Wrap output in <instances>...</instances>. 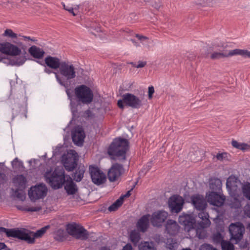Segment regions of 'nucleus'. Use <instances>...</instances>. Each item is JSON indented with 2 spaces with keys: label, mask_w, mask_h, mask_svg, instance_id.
Returning <instances> with one entry per match:
<instances>
[{
  "label": "nucleus",
  "mask_w": 250,
  "mask_h": 250,
  "mask_svg": "<svg viewBox=\"0 0 250 250\" xmlns=\"http://www.w3.org/2000/svg\"><path fill=\"white\" fill-rule=\"evenodd\" d=\"M68 98L70 101V105L71 107L72 112L73 115L77 112V105L73 102L75 100L78 104H88L93 100L94 94L92 90L87 85L82 84L76 86L74 89V94L70 90L67 88L65 90Z\"/></svg>",
  "instance_id": "nucleus-1"
},
{
  "label": "nucleus",
  "mask_w": 250,
  "mask_h": 250,
  "mask_svg": "<svg viewBox=\"0 0 250 250\" xmlns=\"http://www.w3.org/2000/svg\"><path fill=\"white\" fill-rule=\"evenodd\" d=\"M129 148V142L125 138L121 137L115 138L107 150V153L111 158L123 162L126 158V152Z\"/></svg>",
  "instance_id": "nucleus-2"
},
{
  "label": "nucleus",
  "mask_w": 250,
  "mask_h": 250,
  "mask_svg": "<svg viewBox=\"0 0 250 250\" xmlns=\"http://www.w3.org/2000/svg\"><path fill=\"white\" fill-rule=\"evenodd\" d=\"M58 73L54 72L58 83L64 86L66 89L70 86L71 80L76 76L75 68L72 62L69 61H62Z\"/></svg>",
  "instance_id": "nucleus-3"
},
{
  "label": "nucleus",
  "mask_w": 250,
  "mask_h": 250,
  "mask_svg": "<svg viewBox=\"0 0 250 250\" xmlns=\"http://www.w3.org/2000/svg\"><path fill=\"white\" fill-rule=\"evenodd\" d=\"M240 183L238 178L234 175H231L227 180L226 188L230 196L233 199L237 208L241 206L242 197L237 193V184Z\"/></svg>",
  "instance_id": "nucleus-4"
},
{
  "label": "nucleus",
  "mask_w": 250,
  "mask_h": 250,
  "mask_svg": "<svg viewBox=\"0 0 250 250\" xmlns=\"http://www.w3.org/2000/svg\"><path fill=\"white\" fill-rule=\"evenodd\" d=\"M44 177L45 180L54 189H57L62 187L65 182L64 171L55 170L52 173L46 172Z\"/></svg>",
  "instance_id": "nucleus-5"
},
{
  "label": "nucleus",
  "mask_w": 250,
  "mask_h": 250,
  "mask_svg": "<svg viewBox=\"0 0 250 250\" xmlns=\"http://www.w3.org/2000/svg\"><path fill=\"white\" fill-rule=\"evenodd\" d=\"M50 227V225H46L35 232L25 228H21V240L24 241L29 244H34L35 238L42 237Z\"/></svg>",
  "instance_id": "nucleus-6"
},
{
  "label": "nucleus",
  "mask_w": 250,
  "mask_h": 250,
  "mask_svg": "<svg viewBox=\"0 0 250 250\" xmlns=\"http://www.w3.org/2000/svg\"><path fill=\"white\" fill-rule=\"evenodd\" d=\"M67 233L77 239L86 240L88 238V231L82 226L76 223L68 224L66 226Z\"/></svg>",
  "instance_id": "nucleus-7"
},
{
  "label": "nucleus",
  "mask_w": 250,
  "mask_h": 250,
  "mask_svg": "<svg viewBox=\"0 0 250 250\" xmlns=\"http://www.w3.org/2000/svg\"><path fill=\"white\" fill-rule=\"evenodd\" d=\"M232 52L233 50H230L228 53L224 52L223 47L220 46L218 44H214L207 47L204 57L208 58L210 54L209 57L211 60H217L234 56V55H231V53Z\"/></svg>",
  "instance_id": "nucleus-8"
},
{
  "label": "nucleus",
  "mask_w": 250,
  "mask_h": 250,
  "mask_svg": "<svg viewBox=\"0 0 250 250\" xmlns=\"http://www.w3.org/2000/svg\"><path fill=\"white\" fill-rule=\"evenodd\" d=\"M62 158V163L66 171H72L76 168L79 161V156L75 150H71L67 154H63Z\"/></svg>",
  "instance_id": "nucleus-9"
},
{
  "label": "nucleus",
  "mask_w": 250,
  "mask_h": 250,
  "mask_svg": "<svg viewBox=\"0 0 250 250\" xmlns=\"http://www.w3.org/2000/svg\"><path fill=\"white\" fill-rule=\"evenodd\" d=\"M230 233V241L234 244H237L240 242L243 237L245 232V227L240 222L231 223L229 228Z\"/></svg>",
  "instance_id": "nucleus-10"
},
{
  "label": "nucleus",
  "mask_w": 250,
  "mask_h": 250,
  "mask_svg": "<svg viewBox=\"0 0 250 250\" xmlns=\"http://www.w3.org/2000/svg\"><path fill=\"white\" fill-rule=\"evenodd\" d=\"M47 191V189L45 185L40 184L37 186L30 188L28 191V196L32 201H36L39 199L44 198Z\"/></svg>",
  "instance_id": "nucleus-11"
},
{
  "label": "nucleus",
  "mask_w": 250,
  "mask_h": 250,
  "mask_svg": "<svg viewBox=\"0 0 250 250\" xmlns=\"http://www.w3.org/2000/svg\"><path fill=\"white\" fill-rule=\"evenodd\" d=\"M184 203V200L182 197L176 194L169 198L168 206L171 213H178L183 209Z\"/></svg>",
  "instance_id": "nucleus-12"
},
{
  "label": "nucleus",
  "mask_w": 250,
  "mask_h": 250,
  "mask_svg": "<svg viewBox=\"0 0 250 250\" xmlns=\"http://www.w3.org/2000/svg\"><path fill=\"white\" fill-rule=\"evenodd\" d=\"M89 171L92 181L95 185L99 186L106 182V177L105 174L98 167L90 166Z\"/></svg>",
  "instance_id": "nucleus-13"
},
{
  "label": "nucleus",
  "mask_w": 250,
  "mask_h": 250,
  "mask_svg": "<svg viewBox=\"0 0 250 250\" xmlns=\"http://www.w3.org/2000/svg\"><path fill=\"white\" fill-rule=\"evenodd\" d=\"M207 201L211 205L217 207L222 206L226 200V197L221 192L208 191L206 193Z\"/></svg>",
  "instance_id": "nucleus-14"
},
{
  "label": "nucleus",
  "mask_w": 250,
  "mask_h": 250,
  "mask_svg": "<svg viewBox=\"0 0 250 250\" xmlns=\"http://www.w3.org/2000/svg\"><path fill=\"white\" fill-rule=\"evenodd\" d=\"M125 172V169L123 165L115 163H113L109 169L107 173V177L111 182H113Z\"/></svg>",
  "instance_id": "nucleus-15"
},
{
  "label": "nucleus",
  "mask_w": 250,
  "mask_h": 250,
  "mask_svg": "<svg viewBox=\"0 0 250 250\" xmlns=\"http://www.w3.org/2000/svg\"><path fill=\"white\" fill-rule=\"evenodd\" d=\"M195 218L191 214L183 213L178 218L179 223L184 227L185 231L189 232L195 226Z\"/></svg>",
  "instance_id": "nucleus-16"
},
{
  "label": "nucleus",
  "mask_w": 250,
  "mask_h": 250,
  "mask_svg": "<svg viewBox=\"0 0 250 250\" xmlns=\"http://www.w3.org/2000/svg\"><path fill=\"white\" fill-rule=\"evenodd\" d=\"M124 104L134 109H139L143 105L141 100L135 95L126 93L124 94Z\"/></svg>",
  "instance_id": "nucleus-17"
},
{
  "label": "nucleus",
  "mask_w": 250,
  "mask_h": 250,
  "mask_svg": "<svg viewBox=\"0 0 250 250\" xmlns=\"http://www.w3.org/2000/svg\"><path fill=\"white\" fill-rule=\"evenodd\" d=\"M168 213L163 210H159L154 212L150 219L152 225L154 227H161L168 217Z\"/></svg>",
  "instance_id": "nucleus-18"
},
{
  "label": "nucleus",
  "mask_w": 250,
  "mask_h": 250,
  "mask_svg": "<svg viewBox=\"0 0 250 250\" xmlns=\"http://www.w3.org/2000/svg\"><path fill=\"white\" fill-rule=\"evenodd\" d=\"M0 51L11 56H18L21 53V49L17 45L6 42L0 43Z\"/></svg>",
  "instance_id": "nucleus-19"
},
{
  "label": "nucleus",
  "mask_w": 250,
  "mask_h": 250,
  "mask_svg": "<svg viewBox=\"0 0 250 250\" xmlns=\"http://www.w3.org/2000/svg\"><path fill=\"white\" fill-rule=\"evenodd\" d=\"M85 133L82 127L77 126L75 130L72 132V139L74 144L78 146L83 145Z\"/></svg>",
  "instance_id": "nucleus-20"
},
{
  "label": "nucleus",
  "mask_w": 250,
  "mask_h": 250,
  "mask_svg": "<svg viewBox=\"0 0 250 250\" xmlns=\"http://www.w3.org/2000/svg\"><path fill=\"white\" fill-rule=\"evenodd\" d=\"M191 203L198 210L203 211L207 206V201L203 195L197 194L191 197Z\"/></svg>",
  "instance_id": "nucleus-21"
},
{
  "label": "nucleus",
  "mask_w": 250,
  "mask_h": 250,
  "mask_svg": "<svg viewBox=\"0 0 250 250\" xmlns=\"http://www.w3.org/2000/svg\"><path fill=\"white\" fill-rule=\"evenodd\" d=\"M21 228L7 229L0 227V234L5 233L7 237H13L21 240Z\"/></svg>",
  "instance_id": "nucleus-22"
},
{
  "label": "nucleus",
  "mask_w": 250,
  "mask_h": 250,
  "mask_svg": "<svg viewBox=\"0 0 250 250\" xmlns=\"http://www.w3.org/2000/svg\"><path fill=\"white\" fill-rule=\"evenodd\" d=\"M67 179L63 185L64 189L68 195L75 194L78 190V188L70 175L66 176Z\"/></svg>",
  "instance_id": "nucleus-23"
},
{
  "label": "nucleus",
  "mask_w": 250,
  "mask_h": 250,
  "mask_svg": "<svg viewBox=\"0 0 250 250\" xmlns=\"http://www.w3.org/2000/svg\"><path fill=\"white\" fill-rule=\"evenodd\" d=\"M14 185L17 188L21 189L23 191L27 187V180L23 174H19L15 176L12 179Z\"/></svg>",
  "instance_id": "nucleus-24"
},
{
  "label": "nucleus",
  "mask_w": 250,
  "mask_h": 250,
  "mask_svg": "<svg viewBox=\"0 0 250 250\" xmlns=\"http://www.w3.org/2000/svg\"><path fill=\"white\" fill-rule=\"evenodd\" d=\"M165 227L167 233L172 236L177 234L179 230L178 224L175 221L172 219L167 220Z\"/></svg>",
  "instance_id": "nucleus-25"
},
{
  "label": "nucleus",
  "mask_w": 250,
  "mask_h": 250,
  "mask_svg": "<svg viewBox=\"0 0 250 250\" xmlns=\"http://www.w3.org/2000/svg\"><path fill=\"white\" fill-rule=\"evenodd\" d=\"M46 66L53 69H59L62 61L56 57H52L51 56H47L45 58Z\"/></svg>",
  "instance_id": "nucleus-26"
},
{
  "label": "nucleus",
  "mask_w": 250,
  "mask_h": 250,
  "mask_svg": "<svg viewBox=\"0 0 250 250\" xmlns=\"http://www.w3.org/2000/svg\"><path fill=\"white\" fill-rule=\"evenodd\" d=\"M209 188L210 191L221 192L222 191V181L215 177H211L209 181Z\"/></svg>",
  "instance_id": "nucleus-27"
},
{
  "label": "nucleus",
  "mask_w": 250,
  "mask_h": 250,
  "mask_svg": "<svg viewBox=\"0 0 250 250\" xmlns=\"http://www.w3.org/2000/svg\"><path fill=\"white\" fill-rule=\"evenodd\" d=\"M28 52L35 59H41L44 54V50L36 45H32L28 49Z\"/></svg>",
  "instance_id": "nucleus-28"
},
{
  "label": "nucleus",
  "mask_w": 250,
  "mask_h": 250,
  "mask_svg": "<svg viewBox=\"0 0 250 250\" xmlns=\"http://www.w3.org/2000/svg\"><path fill=\"white\" fill-rule=\"evenodd\" d=\"M148 215H143L138 221L137 226L143 232H145L149 226Z\"/></svg>",
  "instance_id": "nucleus-29"
},
{
  "label": "nucleus",
  "mask_w": 250,
  "mask_h": 250,
  "mask_svg": "<svg viewBox=\"0 0 250 250\" xmlns=\"http://www.w3.org/2000/svg\"><path fill=\"white\" fill-rule=\"evenodd\" d=\"M85 171V168L84 165H79L76 169L75 172L74 173L72 176L74 179L77 182L81 181L83 177L84 173Z\"/></svg>",
  "instance_id": "nucleus-30"
},
{
  "label": "nucleus",
  "mask_w": 250,
  "mask_h": 250,
  "mask_svg": "<svg viewBox=\"0 0 250 250\" xmlns=\"http://www.w3.org/2000/svg\"><path fill=\"white\" fill-rule=\"evenodd\" d=\"M67 234L63 229H60L54 233V239L58 241L62 242L66 239Z\"/></svg>",
  "instance_id": "nucleus-31"
},
{
  "label": "nucleus",
  "mask_w": 250,
  "mask_h": 250,
  "mask_svg": "<svg viewBox=\"0 0 250 250\" xmlns=\"http://www.w3.org/2000/svg\"><path fill=\"white\" fill-rule=\"evenodd\" d=\"M210 225V221L209 220H208L207 221L201 220L198 221V223L195 222V226L194 229L196 230L197 233H198L199 230L207 228Z\"/></svg>",
  "instance_id": "nucleus-32"
},
{
  "label": "nucleus",
  "mask_w": 250,
  "mask_h": 250,
  "mask_svg": "<svg viewBox=\"0 0 250 250\" xmlns=\"http://www.w3.org/2000/svg\"><path fill=\"white\" fill-rule=\"evenodd\" d=\"M124 196H121L114 203L110 206L108 209L109 211H115L117 210L123 204Z\"/></svg>",
  "instance_id": "nucleus-33"
},
{
  "label": "nucleus",
  "mask_w": 250,
  "mask_h": 250,
  "mask_svg": "<svg viewBox=\"0 0 250 250\" xmlns=\"http://www.w3.org/2000/svg\"><path fill=\"white\" fill-rule=\"evenodd\" d=\"M231 55H240L245 58H250V51L245 49H235L231 53Z\"/></svg>",
  "instance_id": "nucleus-34"
},
{
  "label": "nucleus",
  "mask_w": 250,
  "mask_h": 250,
  "mask_svg": "<svg viewBox=\"0 0 250 250\" xmlns=\"http://www.w3.org/2000/svg\"><path fill=\"white\" fill-rule=\"evenodd\" d=\"M212 242L214 244H221L225 240L223 239V236L220 232L217 231L212 235Z\"/></svg>",
  "instance_id": "nucleus-35"
},
{
  "label": "nucleus",
  "mask_w": 250,
  "mask_h": 250,
  "mask_svg": "<svg viewBox=\"0 0 250 250\" xmlns=\"http://www.w3.org/2000/svg\"><path fill=\"white\" fill-rule=\"evenodd\" d=\"M11 165L13 168L18 169L19 170H22L24 168L23 162L19 160L17 157L11 162Z\"/></svg>",
  "instance_id": "nucleus-36"
},
{
  "label": "nucleus",
  "mask_w": 250,
  "mask_h": 250,
  "mask_svg": "<svg viewBox=\"0 0 250 250\" xmlns=\"http://www.w3.org/2000/svg\"><path fill=\"white\" fill-rule=\"evenodd\" d=\"M242 190L244 196L250 201V183L248 182L245 183L242 187Z\"/></svg>",
  "instance_id": "nucleus-37"
},
{
  "label": "nucleus",
  "mask_w": 250,
  "mask_h": 250,
  "mask_svg": "<svg viewBox=\"0 0 250 250\" xmlns=\"http://www.w3.org/2000/svg\"><path fill=\"white\" fill-rule=\"evenodd\" d=\"M26 54V52H24V56H21L18 58H17L15 60H13L11 61V64L12 65H17L20 66L22 65L26 60V56L25 55Z\"/></svg>",
  "instance_id": "nucleus-38"
},
{
  "label": "nucleus",
  "mask_w": 250,
  "mask_h": 250,
  "mask_svg": "<svg viewBox=\"0 0 250 250\" xmlns=\"http://www.w3.org/2000/svg\"><path fill=\"white\" fill-rule=\"evenodd\" d=\"M153 166V161L150 160L144 166L142 169L140 171L139 174L141 175H145L151 169Z\"/></svg>",
  "instance_id": "nucleus-39"
},
{
  "label": "nucleus",
  "mask_w": 250,
  "mask_h": 250,
  "mask_svg": "<svg viewBox=\"0 0 250 250\" xmlns=\"http://www.w3.org/2000/svg\"><path fill=\"white\" fill-rule=\"evenodd\" d=\"M18 108H20V111H18V110L15 109V108H12V120H13L14 119L16 116H17L20 113V111H23L24 112H25V116L26 118V112H27V108H26V105H21L18 106Z\"/></svg>",
  "instance_id": "nucleus-40"
},
{
  "label": "nucleus",
  "mask_w": 250,
  "mask_h": 250,
  "mask_svg": "<svg viewBox=\"0 0 250 250\" xmlns=\"http://www.w3.org/2000/svg\"><path fill=\"white\" fill-rule=\"evenodd\" d=\"M222 250H234V246L229 241H224L221 244Z\"/></svg>",
  "instance_id": "nucleus-41"
},
{
  "label": "nucleus",
  "mask_w": 250,
  "mask_h": 250,
  "mask_svg": "<svg viewBox=\"0 0 250 250\" xmlns=\"http://www.w3.org/2000/svg\"><path fill=\"white\" fill-rule=\"evenodd\" d=\"M139 250H156L152 244L148 242H145L144 244L140 248Z\"/></svg>",
  "instance_id": "nucleus-42"
},
{
  "label": "nucleus",
  "mask_w": 250,
  "mask_h": 250,
  "mask_svg": "<svg viewBox=\"0 0 250 250\" xmlns=\"http://www.w3.org/2000/svg\"><path fill=\"white\" fill-rule=\"evenodd\" d=\"M3 36H7L11 38L16 39L17 37V34L14 33L11 29H7L5 30Z\"/></svg>",
  "instance_id": "nucleus-43"
},
{
  "label": "nucleus",
  "mask_w": 250,
  "mask_h": 250,
  "mask_svg": "<svg viewBox=\"0 0 250 250\" xmlns=\"http://www.w3.org/2000/svg\"><path fill=\"white\" fill-rule=\"evenodd\" d=\"M20 191H21V189L16 188L14 192L15 195L18 199H19L21 201H23L25 199V194H24L22 192H20Z\"/></svg>",
  "instance_id": "nucleus-44"
},
{
  "label": "nucleus",
  "mask_w": 250,
  "mask_h": 250,
  "mask_svg": "<svg viewBox=\"0 0 250 250\" xmlns=\"http://www.w3.org/2000/svg\"><path fill=\"white\" fill-rule=\"evenodd\" d=\"M198 217L201 219V220L207 221L209 219L208 213L203 211H201V212L198 213Z\"/></svg>",
  "instance_id": "nucleus-45"
},
{
  "label": "nucleus",
  "mask_w": 250,
  "mask_h": 250,
  "mask_svg": "<svg viewBox=\"0 0 250 250\" xmlns=\"http://www.w3.org/2000/svg\"><path fill=\"white\" fill-rule=\"evenodd\" d=\"M140 238L139 234L135 232H131L130 234V239L132 242H137L139 241Z\"/></svg>",
  "instance_id": "nucleus-46"
},
{
  "label": "nucleus",
  "mask_w": 250,
  "mask_h": 250,
  "mask_svg": "<svg viewBox=\"0 0 250 250\" xmlns=\"http://www.w3.org/2000/svg\"><path fill=\"white\" fill-rule=\"evenodd\" d=\"M200 250H217V249L213 248L210 244H205L201 246Z\"/></svg>",
  "instance_id": "nucleus-47"
},
{
  "label": "nucleus",
  "mask_w": 250,
  "mask_h": 250,
  "mask_svg": "<svg viewBox=\"0 0 250 250\" xmlns=\"http://www.w3.org/2000/svg\"><path fill=\"white\" fill-rule=\"evenodd\" d=\"M227 154L226 152L219 153L216 155V158L219 161H222L227 157Z\"/></svg>",
  "instance_id": "nucleus-48"
},
{
  "label": "nucleus",
  "mask_w": 250,
  "mask_h": 250,
  "mask_svg": "<svg viewBox=\"0 0 250 250\" xmlns=\"http://www.w3.org/2000/svg\"><path fill=\"white\" fill-rule=\"evenodd\" d=\"M42 209V208L41 207H29L28 208H26L24 210L27 211H30V212H36L39 211Z\"/></svg>",
  "instance_id": "nucleus-49"
},
{
  "label": "nucleus",
  "mask_w": 250,
  "mask_h": 250,
  "mask_svg": "<svg viewBox=\"0 0 250 250\" xmlns=\"http://www.w3.org/2000/svg\"><path fill=\"white\" fill-rule=\"evenodd\" d=\"M62 4L63 5V8L68 11L69 13L72 14L74 16H75L76 15V14L74 12V9L72 7H68L65 5L64 3H62Z\"/></svg>",
  "instance_id": "nucleus-50"
},
{
  "label": "nucleus",
  "mask_w": 250,
  "mask_h": 250,
  "mask_svg": "<svg viewBox=\"0 0 250 250\" xmlns=\"http://www.w3.org/2000/svg\"><path fill=\"white\" fill-rule=\"evenodd\" d=\"M95 30L96 32L98 33L99 32H101V28L100 27H99L98 26H90V29H89V31L93 35H94L95 36H96V34L93 32L92 31V30Z\"/></svg>",
  "instance_id": "nucleus-51"
},
{
  "label": "nucleus",
  "mask_w": 250,
  "mask_h": 250,
  "mask_svg": "<svg viewBox=\"0 0 250 250\" xmlns=\"http://www.w3.org/2000/svg\"><path fill=\"white\" fill-rule=\"evenodd\" d=\"M250 148V145L244 143H241L240 150L245 151L249 149Z\"/></svg>",
  "instance_id": "nucleus-52"
},
{
  "label": "nucleus",
  "mask_w": 250,
  "mask_h": 250,
  "mask_svg": "<svg viewBox=\"0 0 250 250\" xmlns=\"http://www.w3.org/2000/svg\"><path fill=\"white\" fill-rule=\"evenodd\" d=\"M122 99H120L118 101L117 105L120 108L123 109L125 108V105L124 104V94L122 95Z\"/></svg>",
  "instance_id": "nucleus-53"
},
{
  "label": "nucleus",
  "mask_w": 250,
  "mask_h": 250,
  "mask_svg": "<svg viewBox=\"0 0 250 250\" xmlns=\"http://www.w3.org/2000/svg\"><path fill=\"white\" fill-rule=\"evenodd\" d=\"M154 93V88L153 86H150L148 87V99H150L152 97V95Z\"/></svg>",
  "instance_id": "nucleus-54"
},
{
  "label": "nucleus",
  "mask_w": 250,
  "mask_h": 250,
  "mask_svg": "<svg viewBox=\"0 0 250 250\" xmlns=\"http://www.w3.org/2000/svg\"><path fill=\"white\" fill-rule=\"evenodd\" d=\"M244 215L247 217L250 218V206L245 207L244 209Z\"/></svg>",
  "instance_id": "nucleus-55"
},
{
  "label": "nucleus",
  "mask_w": 250,
  "mask_h": 250,
  "mask_svg": "<svg viewBox=\"0 0 250 250\" xmlns=\"http://www.w3.org/2000/svg\"><path fill=\"white\" fill-rule=\"evenodd\" d=\"M135 37L141 42L148 40V38L147 37L138 34H135Z\"/></svg>",
  "instance_id": "nucleus-56"
},
{
  "label": "nucleus",
  "mask_w": 250,
  "mask_h": 250,
  "mask_svg": "<svg viewBox=\"0 0 250 250\" xmlns=\"http://www.w3.org/2000/svg\"><path fill=\"white\" fill-rule=\"evenodd\" d=\"M231 145L233 147L240 149L241 143H239L237 141L233 140L231 142Z\"/></svg>",
  "instance_id": "nucleus-57"
},
{
  "label": "nucleus",
  "mask_w": 250,
  "mask_h": 250,
  "mask_svg": "<svg viewBox=\"0 0 250 250\" xmlns=\"http://www.w3.org/2000/svg\"><path fill=\"white\" fill-rule=\"evenodd\" d=\"M146 64V62L139 61L138 64L136 66V68H142L144 67Z\"/></svg>",
  "instance_id": "nucleus-58"
},
{
  "label": "nucleus",
  "mask_w": 250,
  "mask_h": 250,
  "mask_svg": "<svg viewBox=\"0 0 250 250\" xmlns=\"http://www.w3.org/2000/svg\"><path fill=\"white\" fill-rule=\"evenodd\" d=\"M123 250H132V247L130 243H127L123 248Z\"/></svg>",
  "instance_id": "nucleus-59"
},
{
  "label": "nucleus",
  "mask_w": 250,
  "mask_h": 250,
  "mask_svg": "<svg viewBox=\"0 0 250 250\" xmlns=\"http://www.w3.org/2000/svg\"><path fill=\"white\" fill-rule=\"evenodd\" d=\"M40 59H38L37 60H35V62H37L38 63L40 64V65L44 66V67H45L46 66V63H45V61L44 60V61H40L39 60Z\"/></svg>",
  "instance_id": "nucleus-60"
},
{
  "label": "nucleus",
  "mask_w": 250,
  "mask_h": 250,
  "mask_svg": "<svg viewBox=\"0 0 250 250\" xmlns=\"http://www.w3.org/2000/svg\"><path fill=\"white\" fill-rule=\"evenodd\" d=\"M152 6L154 7L155 8H156V9L157 10H159L161 6V5L160 3H158V2H155L153 4H152Z\"/></svg>",
  "instance_id": "nucleus-61"
},
{
  "label": "nucleus",
  "mask_w": 250,
  "mask_h": 250,
  "mask_svg": "<svg viewBox=\"0 0 250 250\" xmlns=\"http://www.w3.org/2000/svg\"><path fill=\"white\" fill-rule=\"evenodd\" d=\"M84 114L88 117H91L92 116V112L90 109H87L86 110H85L84 112Z\"/></svg>",
  "instance_id": "nucleus-62"
},
{
  "label": "nucleus",
  "mask_w": 250,
  "mask_h": 250,
  "mask_svg": "<svg viewBox=\"0 0 250 250\" xmlns=\"http://www.w3.org/2000/svg\"><path fill=\"white\" fill-rule=\"evenodd\" d=\"M44 72L48 74H50L52 73H54L55 72L53 70L50 69L49 68H47L46 66H45L44 68Z\"/></svg>",
  "instance_id": "nucleus-63"
},
{
  "label": "nucleus",
  "mask_w": 250,
  "mask_h": 250,
  "mask_svg": "<svg viewBox=\"0 0 250 250\" xmlns=\"http://www.w3.org/2000/svg\"><path fill=\"white\" fill-rule=\"evenodd\" d=\"M130 41L135 46L138 47L140 46V44L135 40L131 39Z\"/></svg>",
  "instance_id": "nucleus-64"
}]
</instances>
